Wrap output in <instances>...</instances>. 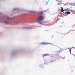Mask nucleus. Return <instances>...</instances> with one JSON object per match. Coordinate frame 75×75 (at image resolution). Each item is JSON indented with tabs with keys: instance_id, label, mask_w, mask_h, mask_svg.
<instances>
[{
	"instance_id": "f257e3e1",
	"label": "nucleus",
	"mask_w": 75,
	"mask_h": 75,
	"mask_svg": "<svg viewBox=\"0 0 75 75\" xmlns=\"http://www.w3.org/2000/svg\"><path fill=\"white\" fill-rule=\"evenodd\" d=\"M44 17L42 16H40L38 17V21L39 23L40 24H42L41 23V21H42L44 20Z\"/></svg>"
},
{
	"instance_id": "f03ea898",
	"label": "nucleus",
	"mask_w": 75,
	"mask_h": 75,
	"mask_svg": "<svg viewBox=\"0 0 75 75\" xmlns=\"http://www.w3.org/2000/svg\"><path fill=\"white\" fill-rule=\"evenodd\" d=\"M47 55H48L50 57H52V56H51V55H49L48 54H43V57H45V56H47Z\"/></svg>"
},
{
	"instance_id": "7ed1b4c3",
	"label": "nucleus",
	"mask_w": 75,
	"mask_h": 75,
	"mask_svg": "<svg viewBox=\"0 0 75 75\" xmlns=\"http://www.w3.org/2000/svg\"><path fill=\"white\" fill-rule=\"evenodd\" d=\"M41 45H47L48 44H50V43H45V42H42L40 43Z\"/></svg>"
},
{
	"instance_id": "20e7f679",
	"label": "nucleus",
	"mask_w": 75,
	"mask_h": 75,
	"mask_svg": "<svg viewBox=\"0 0 75 75\" xmlns=\"http://www.w3.org/2000/svg\"><path fill=\"white\" fill-rule=\"evenodd\" d=\"M66 13L67 14H71V12H69V11L66 12Z\"/></svg>"
},
{
	"instance_id": "39448f33",
	"label": "nucleus",
	"mask_w": 75,
	"mask_h": 75,
	"mask_svg": "<svg viewBox=\"0 0 75 75\" xmlns=\"http://www.w3.org/2000/svg\"><path fill=\"white\" fill-rule=\"evenodd\" d=\"M43 14V12H40V15H42V14Z\"/></svg>"
},
{
	"instance_id": "423d86ee",
	"label": "nucleus",
	"mask_w": 75,
	"mask_h": 75,
	"mask_svg": "<svg viewBox=\"0 0 75 75\" xmlns=\"http://www.w3.org/2000/svg\"><path fill=\"white\" fill-rule=\"evenodd\" d=\"M61 11L62 12H63V11H64V9H63V8H62V9H61Z\"/></svg>"
},
{
	"instance_id": "0eeeda50",
	"label": "nucleus",
	"mask_w": 75,
	"mask_h": 75,
	"mask_svg": "<svg viewBox=\"0 0 75 75\" xmlns=\"http://www.w3.org/2000/svg\"><path fill=\"white\" fill-rule=\"evenodd\" d=\"M69 51L70 54H71V49H70Z\"/></svg>"
},
{
	"instance_id": "6e6552de",
	"label": "nucleus",
	"mask_w": 75,
	"mask_h": 75,
	"mask_svg": "<svg viewBox=\"0 0 75 75\" xmlns=\"http://www.w3.org/2000/svg\"><path fill=\"white\" fill-rule=\"evenodd\" d=\"M59 4H61V2H60V3H59L58 4V5H59Z\"/></svg>"
},
{
	"instance_id": "1a4fd4ad",
	"label": "nucleus",
	"mask_w": 75,
	"mask_h": 75,
	"mask_svg": "<svg viewBox=\"0 0 75 75\" xmlns=\"http://www.w3.org/2000/svg\"><path fill=\"white\" fill-rule=\"evenodd\" d=\"M5 24H7L8 23L7 22H5V23H4Z\"/></svg>"
},
{
	"instance_id": "9d476101",
	"label": "nucleus",
	"mask_w": 75,
	"mask_h": 75,
	"mask_svg": "<svg viewBox=\"0 0 75 75\" xmlns=\"http://www.w3.org/2000/svg\"><path fill=\"white\" fill-rule=\"evenodd\" d=\"M72 48H74V47H72V48H71V49H72Z\"/></svg>"
},
{
	"instance_id": "9b49d317",
	"label": "nucleus",
	"mask_w": 75,
	"mask_h": 75,
	"mask_svg": "<svg viewBox=\"0 0 75 75\" xmlns=\"http://www.w3.org/2000/svg\"><path fill=\"white\" fill-rule=\"evenodd\" d=\"M48 1H47V3L46 4V5L47 4H48Z\"/></svg>"
},
{
	"instance_id": "f8f14e48",
	"label": "nucleus",
	"mask_w": 75,
	"mask_h": 75,
	"mask_svg": "<svg viewBox=\"0 0 75 75\" xmlns=\"http://www.w3.org/2000/svg\"><path fill=\"white\" fill-rule=\"evenodd\" d=\"M53 62L52 61L51 62Z\"/></svg>"
},
{
	"instance_id": "ddd939ff",
	"label": "nucleus",
	"mask_w": 75,
	"mask_h": 75,
	"mask_svg": "<svg viewBox=\"0 0 75 75\" xmlns=\"http://www.w3.org/2000/svg\"><path fill=\"white\" fill-rule=\"evenodd\" d=\"M74 6H75V4H74Z\"/></svg>"
},
{
	"instance_id": "4468645a",
	"label": "nucleus",
	"mask_w": 75,
	"mask_h": 75,
	"mask_svg": "<svg viewBox=\"0 0 75 75\" xmlns=\"http://www.w3.org/2000/svg\"><path fill=\"white\" fill-rule=\"evenodd\" d=\"M73 55H74V56H75V55L73 54Z\"/></svg>"
},
{
	"instance_id": "2eb2a0df",
	"label": "nucleus",
	"mask_w": 75,
	"mask_h": 75,
	"mask_svg": "<svg viewBox=\"0 0 75 75\" xmlns=\"http://www.w3.org/2000/svg\"><path fill=\"white\" fill-rule=\"evenodd\" d=\"M62 6V5H61V6Z\"/></svg>"
}]
</instances>
